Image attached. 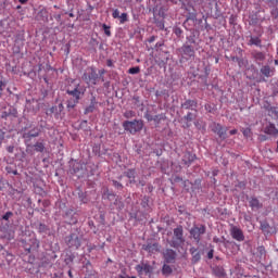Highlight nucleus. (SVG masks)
<instances>
[{
	"instance_id": "obj_26",
	"label": "nucleus",
	"mask_w": 278,
	"mask_h": 278,
	"mask_svg": "<svg viewBox=\"0 0 278 278\" xmlns=\"http://www.w3.org/2000/svg\"><path fill=\"white\" fill-rule=\"evenodd\" d=\"M162 273L164 275H170L173 273V268L170 267V265L164 264L162 268Z\"/></svg>"
},
{
	"instance_id": "obj_60",
	"label": "nucleus",
	"mask_w": 278,
	"mask_h": 278,
	"mask_svg": "<svg viewBox=\"0 0 278 278\" xmlns=\"http://www.w3.org/2000/svg\"><path fill=\"white\" fill-rule=\"evenodd\" d=\"M79 172V163L76 164V169H74V173H78Z\"/></svg>"
},
{
	"instance_id": "obj_25",
	"label": "nucleus",
	"mask_w": 278,
	"mask_h": 278,
	"mask_svg": "<svg viewBox=\"0 0 278 278\" xmlns=\"http://www.w3.org/2000/svg\"><path fill=\"white\" fill-rule=\"evenodd\" d=\"M152 121L154 122L155 127H160V123L164 121V115H155L154 118H152Z\"/></svg>"
},
{
	"instance_id": "obj_55",
	"label": "nucleus",
	"mask_w": 278,
	"mask_h": 278,
	"mask_svg": "<svg viewBox=\"0 0 278 278\" xmlns=\"http://www.w3.org/2000/svg\"><path fill=\"white\" fill-rule=\"evenodd\" d=\"M90 103L97 105V98L92 97Z\"/></svg>"
},
{
	"instance_id": "obj_29",
	"label": "nucleus",
	"mask_w": 278,
	"mask_h": 278,
	"mask_svg": "<svg viewBox=\"0 0 278 278\" xmlns=\"http://www.w3.org/2000/svg\"><path fill=\"white\" fill-rule=\"evenodd\" d=\"M242 134H243L244 138H251V136H253L251 128H243Z\"/></svg>"
},
{
	"instance_id": "obj_63",
	"label": "nucleus",
	"mask_w": 278,
	"mask_h": 278,
	"mask_svg": "<svg viewBox=\"0 0 278 278\" xmlns=\"http://www.w3.org/2000/svg\"><path fill=\"white\" fill-rule=\"evenodd\" d=\"M213 242H218V238H217V237H214V238H213Z\"/></svg>"
},
{
	"instance_id": "obj_11",
	"label": "nucleus",
	"mask_w": 278,
	"mask_h": 278,
	"mask_svg": "<svg viewBox=\"0 0 278 278\" xmlns=\"http://www.w3.org/2000/svg\"><path fill=\"white\" fill-rule=\"evenodd\" d=\"M180 51L182 55H185L186 58H194V53H195L194 48L189 43L182 45V47L180 48Z\"/></svg>"
},
{
	"instance_id": "obj_1",
	"label": "nucleus",
	"mask_w": 278,
	"mask_h": 278,
	"mask_svg": "<svg viewBox=\"0 0 278 278\" xmlns=\"http://www.w3.org/2000/svg\"><path fill=\"white\" fill-rule=\"evenodd\" d=\"M66 94L72 97V99L67 101V108L73 109L79 103L81 97L86 94V87L77 83V80L72 79L71 84L67 86Z\"/></svg>"
},
{
	"instance_id": "obj_34",
	"label": "nucleus",
	"mask_w": 278,
	"mask_h": 278,
	"mask_svg": "<svg viewBox=\"0 0 278 278\" xmlns=\"http://www.w3.org/2000/svg\"><path fill=\"white\" fill-rule=\"evenodd\" d=\"M96 105H97V104L90 103L89 106H87V108L85 109V114H90V113L94 112Z\"/></svg>"
},
{
	"instance_id": "obj_64",
	"label": "nucleus",
	"mask_w": 278,
	"mask_h": 278,
	"mask_svg": "<svg viewBox=\"0 0 278 278\" xmlns=\"http://www.w3.org/2000/svg\"><path fill=\"white\" fill-rule=\"evenodd\" d=\"M274 64H275L276 66H278V59H276V60L274 61Z\"/></svg>"
},
{
	"instance_id": "obj_16",
	"label": "nucleus",
	"mask_w": 278,
	"mask_h": 278,
	"mask_svg": "<svg viewBox=\"0 0 278 278\" xmlns=\"http://www.w3.org/2000/svg\"><path fill=\"white\" fill-rule=\"evenodd\" d=\"M194 160H197V155L186 152L182 156V164H185V166H190Z\"/></svg>"
},
{
	"instance_id": "obj_5",
	"label": "nucleus",
	"mask_w": 278,
	"mask_h": 278,
	"mask_svg": "<svg viewBox=\"0 0 278 278\" xmlns=\"http://www.w3.org/2000/svg\"><path fill=\"white\" fill-rule=\"evenodd\" d=\"M65 242L68 249H74L75 251H77V249L81 247V240L79 239V236H77V233H71L70 236H67Z\"/></svg>"
},
{
	"instance_id": "obj_51",
	"label": "nucleus",
	"mask_w": 278,
	"mask_h": 278,
	"mask_svg": "<svg viewBox=\"0 0 278 278\" xmlns=\"http://www.w3.org/2000/svg\"><path fill=\"white\" fill-rule=\"evenodd\" d=\"M106 65H108L109 67H112V66H114V63L112 62V60H108V61H106Z\"/></svg>"
},
{
	"instance_id": "obj_19",
	"label": "nucleus",
	"mask_w": 278,
	"mask_h": 278,
	"mask_svg": "<svg viewBox=\"0 0 278 278\" xmlns=\"http://www.w3.org/2000/svg\"><path fill=\"white\" fill-rule=\"evenodd\" d=\"M261 73L264 77H273V75H275V70L270 68V65H264L261 67Z\"/></svg>"
},
{
	"instance_id": "obj_45",
	"label": "nucleus",
	"mask_w": 278,
	"mask_h": 278,
	"mask_svg": "<svg viewBox=\"0 0 278 278\" xmlns=\"http://www.w3.org/2000/svg\"><path fill=\"white\" fill-rule=\"evenodd\" d=\"M207 258H208V260H214V249H212V250H210V251L207 252Z\"/></svg>"
},
{
	"instance_id": "obj_28",
	"label": "nucleus",
	"mask_w": 278,
	"mask_h": 278,
	"mask_svg": "<svg viewBox=\"0 0 278 278\" xmlns=\"http://www.w3.org/2000/svg\"><path fill=\"white\" fill-rule=\"evenodd\" d=\"M38 231L39 233H47V231H49V228L45 224H39Z\"/></svg>"
},
{
	"instance_id": "obj_23",
	"label": "nucleus",
	"mask_w": 278,
	"mask_h": 278,
	"mask_svg": "<svg viewBox=\"0 0 278 278\" xmlns=\"http://www.w3.org/2000/svg\"><path fill=\"white\" fill-rule=\"evenodd\" d=\"M125 175L128 177V179H130V184L136 181V169H128Z\"/></svg>"
},
{
	"instance_id": "obj_12",
	"label": "nucleus",
	"mask_w": 278,
	"mask_h": 278,
	"mask_svg": "<svg viewBox=\"0 0 278 278\" xmlns=\"http://www.w3.org/2000/svg\"><path fill=\"white\" fill-rule=\"evenodd\" d=\"M264 132L267 134V136H278L277 126L268 122L267 125L264 127Z\"/></svg>"
},
{
	"instance_id": "obj_2",
	"label": "nucleus",
	"mask_w": 278,
	"mask_h": 278,
	"mask_svg": "<svg viewBox=\"0 0 278 278\" xmlns=\"http://www.w3.org/2000/svg\"><path fill=\"white\" fill-rule=\"evenodd\" d=\"M186 239L184 238V226H178L174 229V235L172 239L168 241L169 247L173 249H181Z\"/></svg>"
},
{
	"instance_id": "obj_27",
	"label": "nucleus",
	"mask_w": 278,
	"mask_h": 278,
	"mask_svg": "<svg viewBox=\"0 0 278 278\" xmlns=\"http://www.w3.org/2000/svg\"><path fill=\"white\" fill-rule=\"evenodd\" d=\"M197 43V39H195V36L194 34L190 35L187 37V42L186 45H195Z\"/></svg>"
},
{
	"instance_id": "obj_40",
	"label": "nucleus",
	"mask_w": 278,
	"mask_h": 278,
	"mask_svg": "<svg viewBox=\"0 0 278 278\" xmlns=\"http://www.w3.org/2000/svg\"><path fill=\"white\" fill-rule=\"evenodd\" d=\"M11 216H13V213H12V212H7V213L2 216V218H3V220H10Z\"/></svg>"
},
{
	"instance_id": "obj_4",
	"label": "nucleus",
	"mask_w": 278,
	"mask_h": 278,
	"mask_svg": "<svg viewBox=\"0 0 278 278\" xmlns=\"http://www.w3.org/2000/svg\"><path fill=\"white\" fill-rule=\"evenodd\" d=\"M99 80V74H97V70L94 67H88L83 74V81L91 86H97V81Z\"/></svg>"
},
{
	"instance_id": "obj_21",
	"label": "nucleus",
	"mask_w": 278,
	"mask_h": 278,
	"mask_svg": "<svg viewBox=\"0 0 278 278\" xmlns=\"http://www.w3.org/2000/svg\"><path fill=\"white\" fill-rule=\"evenodd\" d=\"M248 45L250 47H253V45H254V47L262 48V39L260 37L251 36Z\"/></svg>"
},
{
	"instance_id": "obj_31",
	"label": "nucleus",
	"mask_w": 278,
	"mask_h": 278,
	"mask_svg": "<svg viewBox=\"0 0 278 278\" xmlns=\"http://www.w3.org/2000/svg\"><path fill=\"white\" fill-rule=\"evenodd\" d=\"M102 29L104 30L105 36H108L109 38H110V36H112L110 26H108L106 24H102Z\"/></svg>"
},
{
	"instance_id": "obj_10",
	"label": "nucleus",
	"mask_w": 278,
	"mask_h": 278,
	"mask_svg": "<svg viewBox=\"0 0 278 278\" xmlns=\"http://www.w3.org/2000/svg\"><path fill=\"white\" fill-rule=\"evenodd\" d=\"M163 257L167 264H173V262H175L177 258V252H175L173 249H166L163 252Z\"/></svg>"
},
{
	"instance_id": "obj_14",
	"label": "nucleus",
	"mask_w": 278,
	"mask_h": 278,
	"mask_svg": "<svg viewBox=\"0 0 278 278\" xmlns=\"http://www.w3.org/2000/svg\"><path fill=\"white\" fill-rule=\"evenodd\" d=\"M190 254L192 255L191 262L192 264H198V262H201V252L199 249L192 247L190 248Z\"/></svg>"
},
{
	"instance_id": "obj_30",
	"label": "nucleus",
	"mask_w": 278,
	"mask_h": 278,
	"mask_svg": "<svg viewBox=\"0 0 278 278\" xmlns=\"http://www.w3.org/2000/svg\"><path fill=\"white\" fill-rule=\"evenodd\" d=\"M129 75H138V73H140V67L139 66H135V67H130L128 70Z\"/></svg>"
},
{
	"instance_id": "obj_38",
	"label": "nucleus",
	"mask_w": 278,
	"mask_h": 278,
	"mask_svg": "<svg viewBox=\"0 0 278 278\" xmlns=\"http://www.w3.org/2000/svg\"><path fill=\"white\" fill-rule=\"evenodd\" d=\"M112 16H113V18H119L121 17V11H118V9L113 10Z\"/></svg>"
},
{
	"instance_id": "obj_39",
	"label": "nucleus",
	"mask_w": 278,
	"mask_h": 278,
	"mask_svg": "<svg viewBox=\"0 0 278 278\" xmlns=\"http://www.w3.org/2000/svg\"><path fill=\"white\" fill-rule=\"evenodd\" d=\"M267 111H269L271 114H278V108L277 106H269L267 109Z\"/></svg>"
},
{
	"instance_id": "obj_47",
	"label": "nucleus",
	"mask_w": 278,
	"mask_h": 278,
	"mask_svg": "<svg viewBox=\"0 0 278 278\" xmlns=\"http://www.w3.org/2000/svg\"><path fill=\"white\" fill-rule=\"evenodd\" d=\"M113 186H114L115 188H123V184H121V182H118V181H116V180H113Z\"/></svg>"
},
{
	"instance_id": "obj_62",
	"label": "nucleus",
	"mask_w": 278,
	"mask_h": 278,
	"mask_svg": "<svg viewBox=\"0 0 278 278\" xmlns=\"http://www.w3.org/2000/svg\"><path fill=\"white\" fill-rule=\"evenodd\" d=\"M2 142H3V136L0 135V147H1Z\"/></svg>"
},
{
	"instance_id": "obj_59",
	"label": "nucleus",
	"mask_w": 278,
	"mask_h": 278,
	"mask_svg": "<svg viewBox=\"0 0 278 278\" xmlns=\"http://www.w3.org/2000/svg\"><path fill=\"white\" fill-rule=\"evenodd\" d=\"M67 275H68L70 278H73V270L70 269V270L67 271Z\"/></svg>"
},
{
	"instance_id": "obj_3",
	"label": "nucleus",
	"mask_w": 278,
	"mask_h": 278,
	"mask_svg": "<svg viewBox=\"0 0 278 278\" xmlns=\"http://www.w3.org/2000/svg\"><path fill=\"white\" fill-rule=\"evenodd\" d=\"M143 127L144 122H142V119L125 121L123 123V128L125 129V131H128L132 136H136L138 131H142Z\"/></svg>"
},
{
	"instance_id": "obj_35",
	"label": "nucleus",
	"mask_w": 278,
	"mask_h": 278,
	"mask_svg": "<svg viewBox=\"0 0 278 278\" xmlns=\"http://www.w3.org/2000/svg\"><path fill=\"white\" fill-rule=\"evenodd\" d=\"M184 119L188 123H192V121H194V115H192V113L189 112L187 115L184 116Z\"/></svg>"
},
{
	"instance_id": "obj_49",
	"label": "nucleus",
	"mask_w": 278,
	"mask_h": 278,
	"mask_svg": "<svg viewBox=\"0 0 278 278\" xmlns=\"http://www.w3.org/2000/svg\"><path fill=\"white\" fill-rule=\"evenodd\" d=\"M175 34L176 36H180L181 34H184V30H181V28H176Z\"/></svg>"
},
{
	"instance_id": "obj_17",
	"label": "nucleus",
	"mask_w": 278,
	"mask_h": 278,
	"mask_svg": "<svg viewBox=\"0 0 278 278\" xmlns=\"http://www.w3.org/2000/svg\"><path fill=\"white\" fill-rule=\"evenodd\" d=\"M40 128L35 127L30 131L25 132L23 138H26L27 140H31V138H38V136H40Z\"/></svg>"
},
{
	"instance_id": "obj_7",
	"label": "nucleus",
	"mask_w": 278,
	"mask_h": 278,
	"mask_svg": "<svg viewBox=\"0 0 278 278\" xmlns=\"http://www.w3.org/2000/svg\"><path fill=\"white\" fill-rule=\"evenodd\" d=\"M212 131L217 134L222 140H227V128L223 127V125L214 123L212 125Z\"/></svg>"
},
{
	"instance_id": "obj_15",
	"label": "nucleus",
	"mask_w": 278,
	"mask_h": 278,
	"mask_svg": "<svg viewBox=\"0 0 278 278\" xmlns=\"http://www.w3.org/2000/svg\"><path fill=\"white\" fill-rule=\"evenodd\" d=\"M199 103L197 102V100H186L182 104L181 108L184 110H194L197 111Z\"/></svg>"
},
{
	"instance_id": "obj_36",
	"label": "nucleus",
	"mask_w": 278,
	"mask_h": 278,
	"mask_svg": "<svg viewBox=\"0 0 278 278\" xmlns=\"http://www.w3.org/2000/svg\"><path fill=\"white\" fill-rule=\"evenodd\" d=\"M273 18H278V8L274 7L270 11Z\"/></svg>"
},
{
	"instance_id": "obj_61",
	"label": "nucleus",
	"mask_w": 278,
	"mask_h": 278,
	"mask_svg": "<svg viewBox=\"0 0 278 278\" xmlns=\"http://www.w3.org/2000/svg\"><path fill=\"white\" fill-rule=\"evenodd\" d=\"M21 3H22V5H25V3H27L29 0H18Z\"/></svg>"
},
{
	"instance_id": "obj_8",
	"label": "nucleus",
	"mask_w": 278,
	"mask_h": 278,
	"mask_svg": "<svg viewBox=\"0 0 278 278\" xmlns=\"http://www.w3.org/2000/svg\"><path fill=\"white\" fill-rule=\"evenodd\" d=\"M135 270H137L139 277L144 275H151L153 273V267L150 264L141 263L139 265H136Z\"/></svg>"
},
{
	"instance_id": "obj_50",
	"label": "nucleus",
	"mask_w": 278,
	"mask_h": 278,
	"mask_svg": "<svg viewBox=\"0 0 278 278\" xmlns=\"http://www.w3.org/2000/svg\"><path fill=\"white\" fill-rule=\"evenodd\" d=\"M3 86H5V84L3 83V80H0V97L1 92H3Z\"/></svg>"
},
{
	"instance_id": "obj_54",
	"label": "nucleus",
	"mask_w": 278,
	"mask_h": 278,
	"mask_svg": "<svg viewBox=\"0 0 278 278\" xmlns=\"http://www.w3.org/2000/svg\"><path fill=\"white\" fill-rule=\"evenodd\" d=\"M55 21H62V14L54 15Z\"/></svg>"
},
{
	"instance_id": "obj_52",
	"label": "nucleus",
	"mask_w": 278,
	"mask_h": 278,
	"mask_svg": "<svg viewBox=\"0 0 278 278\" xmlns=\"http://www.w3.org/2000/svg\"><path fill=\"white\" fill-rule=\"evenodd\" d=\"M230 136H236L238 134V129H232L229 131Z\"/></svg>"
},
{
	"instance_id": "obj_18",
	"label": "nucleus",
	"mask_w": 278,
	"mask_h": 278,
	"mask_svg": "<svg viewBox=\"0 0 278 278\" xmlns=\"http://www.w3.org/2000/svg\"><path fill=\"white\" fill-rule=\"evenodd\" d=\"M143 250L148 253H157L160 252V243H148L143 245Z\"/></svg>"
},
{
	"instance_id": "obj_13",
	"label": "nucleus",
	"mask_w": 278,
	"mask_h": 278,
	"mask_svg": "<svg viewBox=\"0 0 278 278\" xmlns=\"http://www.w3.org/2000/svg\"><path fill=\"white\" fill-rule=\"evenodd\" d=\"M249 205L251 210H262V207H264V204H262V202H260V200L255 197H251L249 199Z\"/></svg>"
},
{
	"instance_id": "obj_33",
	"label": "nucleus",
	"mask_w": 278,
	"mask_h": 278,
	"mask_svg": "<svg viewBox=\"0 0 278 278\" xmlns=\"http://www.w3.org/2000/svg\"><path fill=\"white\" fill-rule=\"evenodd\" d=\"M127 21H128V15H127V13H122V14L119 15V23L123 25V24L127 23Z\"/></svg>"
},
{
	"instance_id": "obj_57",
	"label": "nucleus",
	"mask_w": 278,
	"mask_h": 278,
	"mask_svg": "<svg viewBox=\"0 0 278 278\" xmlns=\"http://www.w3.org/2000/svg\"><path fill=\"white\" fill-rule=\"evenodd\" d=\"M55 110H56V108H55V106H52V108L49 110L50 114H53V112H55Z\"/></svg>"
},
{
	"instance_id": "obj_37",
	"label": "nucleus",
	"mask_w": 278,
	"mask_h": 278,
	"mask_svg": "<svg viewBox=\"0 0 278 278\" xmlns=\"http://www.w3.org/2000/svg\"><path fill=\"white\" fill-rule=\"evenodd\" d=\"M269 227H270V225H268V223H266V222L261 223V229H262V231L268 230Z\"/></svg>"
},
{
	"instance_id": "obj_22",
	"label": "nucleus",
	"mask_w": 278,
	"mask_h": 278,
	"mask_svg": "<svg viewBox=\"0 0 278 278\" xmlns=\"http://www.w3.org/2000/svg\"><path fill=\"white\" fill-rule=\"evenodd\" d=\"M159 14L162 16V20L154 18V24L157 28L164 29V10H160Z\"/></svg>"
},
{
	"instance_id": "obj_41",
	"label": "nucleus",
	"mask_w": 278,
	"mask_h": 278,
	"mask_svg": "<svg viewBox=\"0 0 278 278\" xmlns=\"http://www.w3.org/2000/svg\"><path fill=\"white\" fill-rule=\"evenodd\" d=\"M9 114H10V116L16 117V115L18 114V112L16 111V109H9Z\"/></svg>"
},
{
	"instance_id": "obj_6",
	"label": "nucleus",
	"mask_w": 278,
	"mask_h": 278,
	"mask_svg": "<svg viewBox=\"0 0 278 278\" xmlns=\"http://www.w3.org/2000/svg\"><path fill=\"white\" fill-rule=\"evenodd\" d=\"M206 231L205 225H200V226H193L190 229V236L195 240L197 244L201 242V236H203Z\"/></svg>"
},
{
	"instance_id": "obj_32",
	"label": "nucleus",
	"mask_w": 278,
	"mask_h": 278,
	"mask_svg": "<svg viewBox=\"0 0 278 278\" xmlns=\"http://www.w3.org/2000/svg\"><path fill=\"white\" fill-rule=\"evenodd\" d=\"M78 197H79L81 203H88V197H86V193H84L83 191H79Z\"/></svg>"
},
{
	"instance_id": "obj_24",
	"label": "nucleus",
	"mask_w": 278,
	"mask_h": 278,
	"mask_svg": "<svg viewBox=\"0 0 278 278\" xmlns=\"http://www.w3.org/2000/svg\"><path fill=\"white\" fill-rule=\"evenodd\" d=\"M34 149L37 153H43L45 152V143L38 141L34 144Z\"/></svg>"
},
{
	"instance_id": "obj_48",
	"label": "nucleus",
	"mask_w": 278,
	"mask_h": 278,
	"mask_svg": "<svg viewBox=\"0 0 278 278\" xmlns=\"http://www.w3.org/2000/svg\"><path fill=\"white\" fill-rule=\"evenodd\" d=\"M8 153H14V146H9L7 148Z\"/></svg>"
},
{
	"instance_id": "obj_43",
	"label": "nucleus",
	"mask_w": 278,
	"mask_h": 278,
	"mask_svg": "<svg viewBox=\"0 0 278 278\" xmlns=\"http://www.w3.org/2000/svg\"><path fill=\"white\" fill-rule=\"evenodd\" d=\"M187 21H197V13H191L188 17Z\"/></svg>"
},
{
	"instance_id": "obj_20",
	"label": "nucleus",
	"mask_w": 278,
	"mask_h": 278,
	"mask_svg": "<svg viewBox=\"0 0 278 278\" xmlns=\"http://www.w3.org/2000/svg\"><path fill=\"white\" fill-rule=\"evenodd\" d=\"M252 58L255 62H264V60H266V54L264 52L253 51Z\"/></svg>"
},
{
	"instance_id": "obj_9",
	"label": "nucleus",
	"mask_w": 278,
	"mask_h": 278,
	"mask_svg": "<svg viewBox=\"0 0 278 278\" xmlns=\"http://www.w3.org/2000/svg\"><path fill=\"white\" fill-rule=\"evenodd\" d=\"M230 236L233 238V240H237V242H244V232H242V229L236 226L230 229Z\"/></svg>"
},
{
	"instance_id": "obj_53",
	"label": "nucleus",
	"mask_w": 278,
	"mask_h": 278,
	"mask_svg": "<svg viewBox=\"0 0 278 278\" xmlns=\"http://www.w3.org/2000/svg\"><path fill=\"white\" fill-rule=\"evenodd\" d=\"M195 5H201L203 3V0H192Z\"/></svg>"
},
{
	"instance_id": "obj_46",
	"label": "nucleus",
	"mask_w": 278,
	"mask_h": 278,
	"mask_svg": "<svg viewBox=\"0 0 278 278\" xmlns=\"http://www.w3.org/2000/svg\"><path fill=\"white\" fill-rule=\"evenodd\" d=\"M154 117L155 116H153V115H151L149 113H146V115H144V118H147V121H149V122L153 121Z\"/></svg>"
},
{
	"instance_id": "obj_42",
	"label": "nucleus",
	"mask_w": 278,
	"mask_h": 278,
	"mask_svg": "<svg viewBox=\"0 0 278 278\" xmlns=\"http://www.w3.org/2000/svg\"><path fill=\"white\" fill-rule=\"evenodd\" d=\"M125 118H131V116H135L134 111H128L124 113Z\"/></svg>"
},
{
	"instance_id": "obj_56",
	"label": "nucleus",
	"mask_w": 278,
	"mask_h": 278,
	"mask_svg": "<svg viewBox=\"0 0 278 278\" xmlns=\"http://www.w3.org/2000/svg\"><path fill=\"white\" fill-rule=\"evenodd\" d=\"M119 278H137L136 276H125V275H119Z\"/></svg>"
},
{
	"instance_id": "obj_58",
	"label": "nucleus",
	"mask_w": 278,
	"mask_h": 278,
	"mask_svg": "<svg viewBox=\"0 0 278 278\" xmlns=\"http://www.w3.org/2000/svg\"><path fill=\"white\" fill-rule=\"evenodd\" d=\"M25 251H26L27 253H31V247H26V248H25Z\"/></svg>"
},
{
	"instance_id": "obj_44",
	"label": "nucleus",
	"mask_w": 278,
	"mask_h": 278,
	"mask_svg": "<svg viewBox=\"0 0 278 278\" xmlns=\"http://www.w3.org/2000/svg\"><path fill=\"white\" fill-rule=\"evenodd\" d=\"M8 116H10L9 111H3V112L1 113V118H3L4 121L8 119Z\"/></svg>"
}]
</instances>
